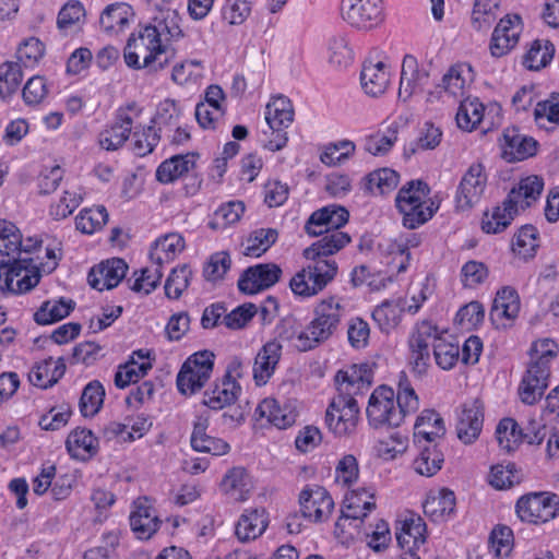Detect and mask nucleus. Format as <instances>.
Instances as JSON below:
<instances>
[{
	"mask_svg": "<svg viewBox=\"0 0 559 559\" xmlns=\"http://www.w3.org/2000/svg\"><path fill=\"white\" fill-rule=\"evenodd\" d=\"M180 22L177 11H168L164 19H153L147 24L139 25L124 47L126 64L131 69H145L148 72H157L168 67L175 56L168 43L183 37Z\"/></svg>",
	"mask_w": 559,
	"mask_h": 559,
	"instance_id": "nucleus-1",
	"label": "nucleus"
},
{
	"mask_svg": "<svg viewBox=\"0 0 559 559\" xmlns=\"http://www.w3.org/2000/svg\"><path fill=\"white\" fill-rule=\"evenodd\" d=\"M321 236L304 250L310 263L289 282L292 292L302 298L316 296L335 278L338 266L331 257L350 242L349 235L342 230L324 231Z\"/></svg>",
	"mask_w": 559,
	"mask_h": 559,
	"instance_id": "nucleus-2",
	"label": "nucleus"
},
{
	"mask_svg": "<svg viewBox=\"0 0 559 559\" xmlns=\"http://www.w3.org/2000/svg\"><path fill=\"white\" fill-rule=\"evenodd\" d=\"M419 408V399L407 376L401 372L397 392L386 385L376 388L366 407L367 420L374 429L399 427L406 416Z\"/></svg>",
	"mask_w": 559,
	"mask_h": 559,
	"instance_id": "nucleus-3",
	"label": "nucleus"
},
{
	"mask_svg": "<svg viewBox=\"0 0 559 559\" xmlns=\"http://www.w3.org/2000/svg\"><path fill=\"white\" fill-rule=\"evenodd\" d=\"M313 318L296 337L295 346L307 352L328 341L341 324L344 308L335 297L320 300L313 308Z\"/></svg>",
	"mask_w": 559,
	"mask_h": 559,
	"instance_id": "nucleus-4",
	"label": "nucleus"
},
{
	"mask_svg": "<svg viewBox=\"0 0 559 559\" xmlns=\"http://www.w3.org/2000/svg\"><path fill=\"white\" fill-rule=\"evenodd\" d=\"M430 189L421 180H412L404 185L395 199L402 214L403 226L416 229L428 222L439 209V204L429 198Z\"/></svg>",
	"mask_w": 559,
	"mask_h": 559,
	"instance_id": "nucleus-5",
	"label": "nucleus"
},
{
	"mask_svg": "<svg viewBox=\"0 0 559 559\" xmlns=\"http://www.w3.org/2000/svg\"><path fill=\"white\" fill-rule=\"evenodd\" d=\"M215 362L213 352L203 349L190 355L182 364L177 378L178 391L191 396L201 391L212 377Z\"/></svg>",
	"mask_w": 559,
	"mask_h": 559,
	"instance_id": "nucleus-6",
	"label": "nucleus"
},
{
	"mask_svg": "<svg viewBox=\"0 0 559 559\" xmlns=\"http://www.w3.org/2000/svg\"><path fill=\"white\" fill-rule=\"evenodd\" d=\"M514 511L524 523H547L559 515V496L549 491L525 493L516 500Z\"/></svg>",
	"mask_w": 559,
	"mask_h": 559,
	"instance_id": "nucleus-7",
	"label": "nucleus"
},
{
	"mask_svg": "<svg viewBox=\"0 0 559 559\" xmlns=\"http://www.w3.org/2000/svg\"><path fill=\"white\" fill-rule=\"evenodd\" d=\"M445 334L437 324L428 320L418 322L408 341L409 362L418 376L425 374L430 366V345L435 344Z\"/></svg>",
	"mask_w": 559,
	"mask_h": 559,
	"instance_id": "nucleus-8",
	"label": "nucleus"
},
{
	"mask_svg": "<svg viewBox=\"0 0 559 559\" xmlns=\"http://www.w3.org/2000/svg\"><path fill=\"white\" fill-rule=\"evenodd\" d=\"M342 20L352 28L369 32L385 19L383 0H341Z\"/></svg>",
	"mask_w": 559,
	"mask_h": 559,
	"instance_id": "nucleus-9",
	"label": "nucleus"
},
{
	"mask_svg": "<svg viewBox=\"0 0 559 559\" xmlns=\"http://www.w3.org/2000/svg\"><path fill=\"white\" fill-rule=\"evenodd\" d=\"M360 408L357 400L332 397L324 415V424L335 438H350L358 428Z\"/></svg>",
	"mask_w": 559,
	"mask_h": 559,
	"instance_id": "nucleus-10",
	"label": "nucleus"
},
{
	"mask_svg": "<svg viewBox=\"0 0 559 559\" xmlns=\"http://www.w3.org/2000/svg\"><path fill=\"white\" fill-rule=\"evenodd\" d=\"M294 115L292 102L283 95L272 97L266 104L264 117L272 131L265 145L267 150L277 152L286 146L288 141L286 129L293 123Z\"/></svg>",
	"mask_w": 559,
	"mask_h": 559,
	"instance_id": "nucleus-11",
	"label": "nucleus"
},
{
	"mask_svg": "<svg viewBox=\"0 0 559 559\" xmlns=\"http://www.w3.org/2000/svg\"><path fill=\"white\" fill-rule=\"evenodd\" d=\"M142 107L135 103H128L116 110L115 121L98 134V144L106 151L120 148L129 139L134 120L142 115Z\"/></svg>",
	"mask_w": 559,
	"mask_h": 559,
	"instance_id": "nucleus-12",
	"label": "nucleus"
},
{
	"mask_svg": "<svg viewBox=\"0 0 559 559\" xmlns=\"http://www.w3.org/2000/svg\"><path fill=\"white\" fill-rule=\"evenodd\" d=\"M498 104L484 105L478 98H465L460 103L456 112V123L460 129L473 131L480 124L485 130L491 129L500 120Z\"/></svg>",
	"mask_w": 559,
	"mask_h": 559,
	"instance_id": "nucleus-13",
	"label": "nucleus"
},
{
	"mask_svg": "<svg viewBox=\"0 0 559 559\" xmlns=\"http://www.w3.org/2000/svg\"><path fill=\"white\" fill-rule=\"evenodd\" d=\"M40 250V241L37 237L22 238L20 229L5 219H0V266H7L15 262L21 255H29L35 250Z\"/></svg>",
	"mask_w": 559,
	"mask_h": 559,
	"instance_id": "nucleus-14",
	"label": "nucleus"
},
{
	"mask_svg": "<svg viewBox=\"0 0 559 559\" xmlns=\"http://www.w3.org/2000/svg\"><path fill=\"white\" fill-rule=\"evenodd\" d=\"M546 437V427L535 420L528 423L524 430L512 418H503L497 426L496 438L501 449L514 451L522 440L530 444H539Z\"/></svg>",
	"mask_w": 559,
	"mask_h": 559,
	"instance_id": "nucleus-15",
	"label": "nucleus"
},
{
	"mask_svg": "<svg viewBox=\"0 0 559 559\" xmlns=\"http://www.w3.org/2000/svg\"><path fill=\"white\" fill-rule=\"evenodd\" d=\"M41 274L44 273L37 269L33 257L21 255L5 266L3 283L8 292L25 294L39 283Z\"/></svg>",
	"mask_w": 559,
	"mask_h": 559,
	"instance_id": "nucleus-16",
	"label": "nucleus"
},
{
	"mask_svg": "<svg viewBox=\"0 0 559 559\" xmlns=\"http://www.w3.org/2000/svg\"><path fill=\"white\" fill-rule=\"evenodd\" d=\"M372 379V371L367 364H355L338 370L334 378L337 393L333 397L356 400L369 390Z\"/></svg>",
	"mask_w": 559,
	"mask_h": 559,
	"instance_id": "nucleus-17",
	"label": "nucleus"
},
{
	"mask_svg": "<svg viewBox=\"0 0 559 559\" xmlns=\"http://www.w3.org/2000/svg\"><path fill=\"white\" fill-rule=\"evenodd\" d=\"M523 31L522 19L518 14L506 15L496 25L489 50L493 58H502L510 53L519 44Z\"/></svg>",
	"mask_w": 559,
	"mask_h": 559,
	"instance_id": "nucleus-18",
	"label": "nucleus"
},
{
	"mask_svg": "<svg viewBox=\"0 0 559 559\" xmlns=\"http://www.w3.org/2000/svg\"><path fill=\"white\" fill-rule=\"evenodd\" d=\"M487 175L480 163L472 164L464 173L456 190L455 202L461 210L477 204L486 189Z\"/></svg>",
	"mask_w": 559,
	"mask_h": 559,
	"instance_id": "nucleus-19",
	"label": "nucleus"
},
{
	"mask_svg": "<svg viewBox=\"0 0 559 559\" xmlns=\"http://www.w3.org/2000/svg\"><path fill=\"white\" fill-rule=\"evenodd\" d=\"M300 512L310 522H323L329 519L334 508L331 495L321 486L304 488L299 495Z\"/></svg>",
	"mask_w": 559,
	"mask_h": 559,
	"instance_id": "nucleus-20",
	"label": "nucleus"
},
{
	"mask_svg": "<svg viewBox=\"0 0 559 559\" xmlns=\"http://www.w3.org/2000/svg\"><path fill=\"white\" fill-rule=\"evenodd\" d=\"M282 269L275 263H259L249 266L238 280L240 292L253 295L273 287L282 276Z\"/></svg>",
	"mask_w": 559,
	"mask_h": 559,
	"instance_id": "nucleus-21",
	"label": "nucleus"
},
{
	"mask_svg": "<svg viewBox=\"0 0 559 559\" xmlns=\"http://www.w3.org/2000/svg\"><path fill=\"white\" fill-rule=\"evenodd\" d=\"M484 424V406L479 400L462 404L457 412L456 435L465 444L473 443L480 435Z\"/></svg>",
	"mask_w": 559,
	"mask_h": 559,
	"instance_id": "nucleus-22",
	"label": "nucleus"
},
{
	"mask_svg": "<svg viewBox=\"0 0 559 559\" xmlns=\"http://www.w3.org/2000/svg\"><path fill=\"white\" fill-rule=\"evenodd\" d=\"M551 369L530 362L519 386V396L527 405L538 402L549 385Z\"/></svg>",
	"mask_w": 559,
	"mask_h": 559,
	"instance_id": "nucleus-23",
	"label": "nucleus"
},
{
	"mask_svg": "<svg viewBox=\"0 0 559 559\" xmlns=\"http://www.w3.org/2000/svg\"><path fill=\"white\" fill-rule=\"evenodd\" d=\"M153 364L150 350L138 349L131 353L124 364L117 367L114 383L118 389H126L132 383L139 382L152 369Z\"/></svg>",
	"mask_w": 559,
	"mask_h": 559,
	"instance_id": "nucleus-24",
	"label": "nucleus"
},
{
	"mask_svg": "<svg viewBox=\"0 0 559 559\" xmlns=\"http://www.w3.org/2000/svg\"><path fill=\"white\" fill-rule=\"evenodd\" d=\"M128 269L123 259H107L92 267L87 276L88 284L99 292L112 289L126 277Z\"/></svg>",
	"mask_w": 559,
	"mask_h": 559,
	"instance_id": "nucleus-25",
	"label": "nucleus"
},
{
	"mask_svg": "<svg viewBox=\"0 0 559 559\" xmlns=\"http://www.w3.org/2000/svg\"><path fill=\"white\" fill-rule=\"evenodd\" d=\"M130 526L136 538L150 539L159 528L160 521L146 497L138 498L129 516Z\"/></svg>",
	"mask_w": 559,
	"mask_h": 559,
	"instance_id": "nucleus-26",
	"label": "nucleus"
},
{
	"mask_svg": "<svg viewBox=\"0 0 559 559\" xmlns=\"http://www.w3.org/2000/svg\"><path fill=\"white\" fill-rule=\"evenodd\" d=\"M429 80L428 72L420 68L417 59L412 55L403 58L400 86L397 97L402 102H407L413 95L421 92Z\"/></svg>",
	"mask_w": 559,
	"mask_h": 559,
	"instance_id": "nucleus-27",
	"label": "nucleus"
},
{
	"mask_svg": "<svg viewBox=\"0 0 559 559\" xmlns=\"http://www.w3.org/2000/svg\"><path fill=\"white\" fill-rule=\"evenodd\" d=\"M392 78L388 62L367 60L360 71V84L364 92L371 97L383 95L390 86Z\"/></svg>",
	"mask_w": 559,
	"mask_h": 559,
	"instance_id": "nucleus-28",
	"label": "nucleus"
},
{
	"mask_svg": "<svg viewBox=\"0 0 559 559\" xmlns=\"http://www.w3.org/2000/svg\"><path fill=\"white\" fill-rule=\"evenodd\" d=\"M348 211L338 205H329L314 211L305 225L310 236H320L324 231L340 230L348 222Z\"/></svg>",
	"mask_w": 559,
	"mask_h": 559,
	"instance_id": "nucleus-29",
	"label": "nucleus"
},
{
	"mask_svg": "<svg viewBox=\"0 0 559 559\" xmlns=\"http://www.w3.org/2000/svg\"><path fill=\"white\" fill-rule=\"evenodd\" d=\"M283 354V345L276 340L266 342L257 353L252 376L258 386L265 385L275 373Z\"/></svg>",
	"mask_w": 559,
	"mask_h": 559,
	"instance_id": "nucleus-30",
	"label": "nucleus"
},
{
	"mask_svg": "<svg viewBox=\"0 0 559 559\" xmlns=\"http://www.w3.org/2000/svg\"><path fill=\"white\" fill-rule=\"evenodd\" d=\"M500 145L502 157L509 163L524 160L534 156L537 151V142L521 134L516 128H507L503 131Z\"/></svg>",
	"mask_w": 559,
	"mask_h": 559,
	"instance_id": "nucleus-31",
	"label": "nucleus"
},
{
	"mask_svg": "<svg viewBox=\"0 0 559 559\" xmlns=\"http://www.w3.org/2000/svg\"><path fill=\"white\" fill-rule=\"evenodd\" d=\"M474 81V70L467 62L452 64L442 75L438 87L454 98L463 97Z\"/></svg>",
	"mask_w": 559,
	"mask_h": 559,
	"instance_id": "nucleus-32",
	"label": "nucleus"
},
{
	"mask_svg": "<svg viewBox=\"0 0 559 559\" xmlns=\"http://www.w3.org/2000/svg\"><path fill=\"white\" fill-rule=\"evenodd\" d=\"M209 418L199 416L193 423V430L190 438L191 447L197 452L210 453L221 456L229 452L230 445L221 438L209 436Z\"/></svg>",
	"mask_w": 559,
	"mask_h": 559,
	"instance_id": "nucleus-33",
	"label": "nucleus"
},
{
	"mask_svg": "<svg viewBox=\"0 0 559 559\" xmlns=\"http://www.w3.org/2000/svg\"><path fill=\"white\" fill-rule=\"evenodd\" d=\"M396 540L406 552H416L426 543V523L420 516L411 515L396 527Z\"/></svg>",
	"mask_w": 559,
	"mask_h": 559,
	"instance_id": "nucleus-34",
	"label": "nucleus"
},
{
	"mask_svg": "<svg viewBox=\"0 0 559 559\" xmlns=\"http://www.w3.org/2000/svg\"><path fill=\"white\" fill-rule=\"evenodd\" d=\"M258 420H265V423L278 428L286 429L290 427L296 420V413L287 404H280L273 397H265L255 408Z\"/></svg>",
	"mask_w": 559,
	"mask_h": 559,
	"instance_id": "nucleus-35",
	"label": "nucleus"
},
{
	"mask_svg": "<svg viewBox=\"0 0 559 559\" xmlns=\"http://www.w3.org/2000/svg\"><path fill=\"white\" fill-rule=\"evenodd\" d=\"M543 190V178L531 175L522 178L519 183L511 189L507 199L518 211L525 210L539 199Z\"/></svg>",
	"mask_w": 559,
	"mask_h": 559,
	"instance_id": "nucleus-36",
	"label": "nucleus"
},
{
	"mask_svg": "<svg viewBox=\"0 0 559 559\" xmlns=\"http://www.w3.org/2000/svg\"><path fill=\"white\" fill-rule=\"evenodd\" d=\"M520 312V297L518 292L506 286L499 289L490 310V320L493 324L504 326L503 319L513 320Z\"/></svg>",
	"mask_w": 559,
	"mask_h": 559,
	"instance_id": "nucleus-37",
	"label": "nucleus"
},
{
	"mask_svg": "<svg viewBox=\"0 0 559 559\" xmlns=\"http://www.w3.org/2000/svg\"><path fill=\"white\" fill-rule=\"evenodd\" d=\"M269 525L264 509H247L240 515L235 534L240 542H249L260 537Z\"/></svg>",
	"mask_w": 559,
	"mask_h": 559,
	"instance_id": "nucleus-38",
	"label": "nucleus"
},
{
	"mask_svg": "<svg viewBox=\"0 0 559 559\" xmlns=\"http://www.w3.org/2000/svg\"><path fill=\"white\" fill-rule=\"evenodd\" d=\"M133 16V9L128 3H111L103 10L99 17V25L106 34L117 35L129 26Z\"/></svg>",
	"mask_w": 559,
	"mask_h": 559,
	"instance_id": "nucleus-39",
	"label": "nucleus"
},
{
	"mask_svg": "<svg viewBox=\"0 0 559 559\" xmlns=\"http://www.w3.org/2000/svg\"><path fill=\"white\" fill-rule=\"evenodd\" d=\"M376 508L374 493L359 488L345 495L342 514L344 519L364 520Z\"/></svg>",
	"mask_w": 559,
	"mask_h": 559,
	"instance_id": "nucleus-40",
	"label": "nucleus"
},
{
	"mask_svg": "<svg viewBox=\"0 0 559 559\" xmlns=\"http://www.w3.org/2000/svg\"><path fill=\"white\" fill-rule=\"evenodd\" d=\"M241 391L240 385L235 380H217L212 389L204 392L203 404L214 411H221L231 405L238 399Z\"/></svg>",
	"mask_w": 559,
	"mask_h": 559,
	"instance_id": "nucleus-41",
	"label": "nucleus"
},
{
	"mask_svg": "<svg viewBox=\"0 0 559 559\" xmlns=\"http://www.w3.org/2000/svg\"><path fill=\"white\" fill-rule=\"evenodd\" d=\"M66 372V364L62 357L57 359L49 357L37 362L28 373L29 382L38 388L52 386Z\"/></svg>",
	"mask_w": 559,
	"mask_h": 559,
	"instance_id": "nucleus-42",
	"label": "nucleus"
},
{
	"mask_svg": "<svg viewBox=\"0 0 559 559\" xmlns=\"http://www.w3.org/2000/svg\"><path fill=\"white\" fill-rule=\"evenodd\" d=\"M194 167L195 156L193 154L175 155L159 164L155 177L158 182L167 185L182 179Z\"/></svg>",
	"mask_w": 559,
	"mask_h": 559,
	"instance_id": "nucleus-43",
	"label": "nucleus"
},
{
	"mask_svg": "<svg viewBox=\"0 0 559 559\" xmlns=\"http://www.w3.org/2000/svg\"><path fill=\"white\" fill-rule=\"evenodd\" d=\"M185 247L186 242L180 234H166L153 243L150 251L151 261L163 269V265L174 261L183 251Z\"/></svg>",
	"mask_w": 559,
	"mask_h": 559,
	"instance_id": "nucleus-44",
	"label": "nucleus"
},
{
	"mask_svg": "<svg viewBox=\"0 0 559 559\" xmlns=\"http://www.w3.org/2000/svg\"><path fill=\"white\" fill-rule=\"evenodd\" d=\"M425 514L433 522L445 521L454 511L455 495L450 489L431 491L424 504Z\"/></svg>",
	"mask_w": 559,
	"mask_h": 559,
	"instance_id": "nucleus-45",
	"label": "nucleus"
},
{
	"mask_svg": "<svg viewBox=\"0 0 559 559\" xmlns=\"http://www.w3.org/2000/svg\"><path fill=\"white\" fill-rule=\"evenodd\" d=\"M66 447L72 457L86 461L97 453L98 439L91 430L76 428L68 436Z\"/></svg>",
	"mask_w": 559,
	"mask_h": 559,
	"instance_id": "nucleus-46",
	"label": "nucleus"
},
{
	"mask_svg": "<svg viewBox=\"0 0 559 559\" xmlns=\"http://www.w3.org/2000/svg\"><path fill=\"white\" fill-rule=\"evenodd\" d=\"M222 490L235 501H245L252 489L251 477L243 467H233L224 476Z\"/></svg>",
	"mask_w": 559,
	"mask_h": 559,
	"instance_id": "nucleus-47",
	"label": "nucleus"
},
{
	"mask_svg": "<svg viewBox=\"0 0 559 559\" xmlns=\"http://www.w3.org/2000/svg\"><path fill=\"white\" fill-rule=\"evenodd\" d=\"M75 302L72 299L60 297L44 301L34 312V321L39 325L53 324L73 311Z\"/></svg>",
	"mask_w": 559,
	"mask_h": 559,
	"instance_id": "nucleus-48",
	"label": "nucleus"
},
{
	"mask_svg": "<svg viewBox=\"0 0 559 559\" xmlns=\"http://www.w3.org/2000/svg\"><path fill=\"white\" fill-rule=\"evenodd\" d=\"M518 213L519 211L506 199L501 205H497L491 212L484 214L481 229L486 234H499L511 224Z\"/></svg>",
	"mask_w": 559,
	"mask_h": 559,
	"instance_id": "nucleus-49",
	"label": "nucleus"
},
{
	"mask_svg": "<svg viewBox=\"0 0 559 559\" xmlns=\"http://www.w3.org/2000/svg\"><path fill=\"white\" fill-rule=\"evenodd\" d=\"M445 432L444 424L440 415L432 409H425L417 417L414 426V436L428 442L435 441Z\"/></svg>",
	"mask_w": 559,
	"mask_h": 559,
	"instance_id": "nucleus-50",
	"label": "nucleus"
},
{
	"mask_svg": "<svg viewBox=\"0 0 559 559\" xmlns=\"http://www.w3.org/2000/svg\"><path fill=\"white\" fill-rule=\"evenodd\" d=\"M82 201L83 193L81 187H67L62 194L50 204L49 215L56 221L64 219L80 206Z\"/></svg>",
	"mask_w": 559,
	"mask_h": 559,
	"instance_id": "nucleus-51",
	"label": "nucleus"
},
{
	"mask_svg": "<svg viewBox=\"0 0 559 559\" xmlns=\"http://www.w3.org/2000/svg\"><path fill=\"white\" fill-rule=\"evenodd\" d=\"M539 247V233L533 225L522 226L513 236L511 249L518 257L527 260L535 257Z\"/></svg>",
	"mask_w": 559,
	"mask_h": 559,
	"instance_id": "nucleus-52",
	"label": "nucleus"
},
{
	"mask_svg": "<svg viewBox=\"0 0 559 559\" xmlns=\"http://www.w3.org/2000/svg\"><path fill=\"white\" fill-rule=\"evenodd\" d=\"M109 214L104 205L82 209L75 217L76 229L92 235L100 230L108 222Z\"/></svg>",
	"mask_w": 559,
	"mask_h": 559,
	"instance_id": "nucleus-53",
	"label": "nucleus"
},
{
	"mask_svg": "<svg viewBox=\"0 0 559 559\" xmlns=\"http://www.w3.org/2000/svg\"><path fill=\"white\" fill-rule=\"evenodd\" d=\"M278 233L274 228H260L252 231L242 242V253L247 257L259 258L276 241Z\"/></svg>",
	"mask_w": 559,
	"mask_h": 559,
	"instance_id": "nucleus-54",
	"label": "nucleus"
},
{
	"mask_svg": "<svg viewBox=\"0 0 559 559\" xmlns=\"http://www.w3.org/2000/svg\"><path fill=\"white\" fill-rule=\"evenodd\" d=\"M180 117L181 109L179 104L174 99L166 98L157 105L155 116L152 120L153 127L160 134H166L173 131L179 123Z\"/></svg>",
	"mask_w": 559,
	"mask_h": 559,
	"instance_id": "nucleus-55",
	"label": "nucleus"
},
{
	"mask_svg": "<svg viewBox=\"0 0 559 559\" xmlns=\"http://www.w3.org/2000/svg\"><path fill=\"white\" fill-rule=\"evenodd\" d=\"M555 55V46L548 39H536L524 55L523 66L528 70L538 71L547 67Z\"/></svg>",
	"mask_w": 559,
	"mask_h": 559,
	"instance_id": "nucleus-56",
	"label": "nucleus"
},
{
	"mask_svg": "<svg viewBox=\"0 0 559 559\" xmlns=\"http://www.w3.org/2000/svg\"><path fill=\"white\" fill-rule=\"evenodd\" d=\"M408 448V437L401 431H393L380 438L374 444V452L378 457L384 461H392L403 454Z\"/></svg>",
	"mask_w": 559,
	"mask_h": 559,
	"instance_id": "nucleus-57",
	"label": "nucleus"
},
{
	"mask_svg": "<svg viewBox=\"0 0 559 559\" xmlns=\"http://www.w3.org/2000/svg\"><path fill=\"white\" fill-rule=\"evenodd\" d=\"M404 310L400 300H385L373 309L372 318L382 331L389 333L399 325Z\"/></svg>",
	"mask_w": 559,
	"mask_h": 559,
	"instance_id": "nucleus-58",
	"label": "nucleus"
},
{
	"mask_svg": "<svg viewBox=\"0 0 559 559\" xmlns=\"http://www.w3.org/2000/svg\"><path fill=\"white\" fill-rule=\"evenodd\" d=\"M396 141L397 126L392 123L383 131L367 135L364 139V148L374 156H380L386 154Z\"/></svg>",
	"mask_w": 559,
	"mask_h": 559,
	"instance_id": "nucleus-59",
	"label": "nucleus"
},
{
	"mask_svg": "<svg viewBox=\"0 0 559 559\" xmlns=\"http://www.w3.org/2000/svg\"><path fill=\"white\" fill-rule=\"evenodd\" d=\"M432 353L436 365L442 370L453 369L461 357L459 343L449 340L445 334L437 341Z\"/></svg>",
	"mask_w": 559,
	"mask_h": 559,
	"instance_id": "nucleus-60",
	"label": "nucleus"
},
{
	"mask_svg": "<svg viewBox=\"0 0 559 559\" xmlns=\"http://www.w3.org/2000/svg\"><path fill=\"white\" fill-rule=\"evenodd\" d=\"M85 17V9L80 1H69L58 14L57 25L64 34L73 33L81 28Z\"/></svg>",
	"mask_w": 559,
	"mask_h": 559,
	"instance_id": "nucleus-61",
	"label": "nucleus"
},
{
	"mask_svg": "<svg viewBox=\"0 0 559 559\" xmlns=\"http://www.w3.org/2000/svg\"><path fill=\"white\" fill-rule=\"evenodd\" d=\"M443 454L436 444L428 445L421 450L414 461V469L423 476L431 477L441 469Z\"/></svg>",
	"mask_w": 559,
	"mask_h": 559,
	"instance_id": "nucleus-62",
	"label": "nucleus"
},
{
	"mask_svg": "<svg viewBox=\"0 0 559 559\" xmlns=\"http://www.w3.org/2000/svg\"><path fill=\"white\" fill-rule=\"evenodd\" d=\"M105 396L103 384L97 381H91L83 390L80 399V411L84 417H93L100 409Z\"/></svg>",
	"mask_w": 559,
	"mask_h": 559,
	"instance_id": "nucleus-63",
	"label": "nucleus"
},
{
	"mask_svg": "<svg viewBox=\"0 0 559 559\" xmlns=\"http://www.w3.org/2000/svg\"><path fill=\"white\" fill-rule=\"evenodd\" d=\"M366 179L370 192L386 194L397 187L400 176L391 168H381L370 173Z\"/></svg>",
	"mask_w": 559,
	"mask_h": 559,
	"instance_id": "nucleus-64",
	"label": "nucleus"
}]
</instances>
